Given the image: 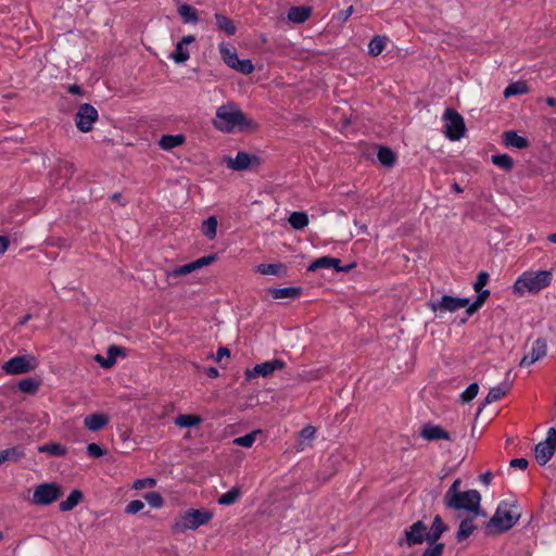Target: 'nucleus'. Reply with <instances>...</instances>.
Instances as JSON below:
<instances>
[{"mask_svg": "<svg viewBox=\"0 0 556 556\" xmlns=\"http://www.w3.org/2000/svg\"><path fill=\"white\" fill-rule=\"evenodd\" d=\"M521 517V509L516 502H502L494 516L486 523V532L502 533L513 528Z\"/></svg>", "mask_w": 556, "mask_h": 556, "instance_id": "1", "label": "nucleus"}, {"mask_svg": "<svg viewBox=\"0 0 556 556\" xmlns=\"http://www.w3.org/2000/svg\"><path fill=\"white\" fill-rule=\"evenodd\" d=\"M216 129L225 132H231L235 127H249L253 124L251 119L233 105H222L216 111V119L213 121Z\"/></svg>", "mask_w": 556, "mask_h": 556, "instance_id": "2", "label": "nucleus"}, {"mask_svg": "<svg viewBox=\"0 0 556 556\" xmlns=\"http://www.w3.org/2000/svg\"><path fill=\"white\" fill-rule=\"evenodd\" d=\"M552 271H525L514 283V292L523 295L526 292L535 294L548 287L552 282Z\"/></svg>", "mask_w": 556, "mask_h": 556, "instance_id": "3", "label": "nucleus"}, {"mask_svg": "<svg viewBox=\"0 0 556 556\" xmlns=\"http://www.w3.org/2000/svg\"><path fill=\"white\" fill-rule=\"evenodd\" d=\"M213 518V513L205 509H189L180 514L174 525L175 533H184L187 530H197L199 527L206 525Z\"/></svg>", "mask_w": 556, "mask_h": 556, "instance_id": "4", "label": "nucleus"}, {"mask_svg": "<svg viewBox=\"0 0 556 556\" xmlns=\"http://www.w3.org/2000/svg\"><path fill=\"white\" fill-rule=\"evenodd\" d=\"M481 495L477 490H468L454 495L444 505L455 510H467L475 515L480 514Z\"/></svg>", "mask_w": 556, "mask_h": 556, "instance_id": "5", "label": "nucleus"}, {"mask_svg": "<svg viewBox=\"0 0 556 556\" xmlns=\"http://www.w3.org/2000/svg\"><path fill=\"white\" fill-rule=\"evenodd\" d=\"M468 298H457L452 295H443L440 299H432L428 302V307L438 313L439 317H442L444 313H454L460 308H468Z\"/></svg>", "mask_w": 556, "mask_h": 556, "instance_id": "6", "label": "nucleus"}, {"mask_svg": "<svg viewBox=\"0 0 556 556\" xmlns=\"http://www.w3.org/2000/svg\"><path fill=\"white\" fill-rule=\"evenodd\" d=\"M444 124V134L445 136L455 141L459 140L464 137L466 132V126L464 117L454 109H446L443 114Z\"/></svg>", "mask_w": 556, "mask_h": 556, "instance_id": "7", "label": "nucleus"}, {"mask_svg": "<svg viewBox=\"0 0 556 556\" xmlns=\"http://www.w3.org/2000/svg\"><path fill=\"white\" fill-rule=\"evenodd\" d=\"M38 364L31 354L16 355L2 365V370L9 375H22L36 369Z\"/></svg>", "mask_w": 556, "mask_h": 556, "instance_id": "8", "label": "nucleus"}, {"mask_svg": "<svg viewBox=\"0 0 556 556\" xmlns=\"http://www.w3.org/2000/svg\"><path fill=\"white\" fill-rule=\"evenodd\" d=\"M63 489L55 482L41 483L33 493L31 502L35 505H50L63 496Z\"/></svg>", "mask_w": 556, "mask_h": 556, "instance_id": "9", "label": "nucleus"}, {"mask_svg": "<svg viewBox=\"0 0 556 556\" xmlns=\"http://www.w3.org/2000/svg\"><path fill=\"white\" fill-rule=\"evenodd\" d=\"M98 119L97 109L89 104L84 103L78 108L75 114V124L81 132H88L92 129L93 123Z\"/></svg>", "mask_w": 556, "mask_h": 556, "instance_id": "10", "label": "nucleus"}, {"mask_svg": "<svg viewBox=\"0 0 556 556\" xmlns=\"http://www.w3.org/2000/svg\"><path fill=\"white\" fill-rule=\"evenodd\" d=\"M427 534L428 527L424 521L418 520L405 529L404 538H402L399 543L401 545L406 544L407 546L421 544L427 541Z\"/></svg>", "mask_w": 556, "mask_h": 556, "instance_id": "11", "label": "nucleus"}, {"mask_svg": "<svg viewBox=\"0 0 556 556\" xmlns=\"http://www.w3.org/2000/svg\"><path fill=\"white\" fill-rule=\"evenodd\" d=\"M226 162L229 168L238 172L255 168L261 164L258 156L244 151H239L235 159L228 157Z\"/></svg>", "mask_w": 556, "mask_h": 556, "instance_id": "12", "label": "nucleus"}, {"mask_svg": "<svg viewBox=\"0 0 556 556\" xmlns=\"http://www.w3.org/2000/svg\"><path fill=\"white\" fill-rule=\"evenodd\" d=\"M286 367V363L281 359H271L267 362H263L261 364L255 365L252 369H247L245 378L251 380L256 377H268L274 374L276 370L283 369Z\"/></svg>", "mask_w": 556, "mask_h": 556, "instance_id": "13", "label": "nucleus"}, {"mask_svg": "<svg viewBox=\"0 0 556 556\" xmlns=\"http://www.w3.org/2000/svg\"><path fill=\"white\" fill-rule=\"evenodd\" d=\"M546 351H547L546 341L542 338L536 339L532 344L530 353L526 354L521 358L519 366L528 367V366L534 364L535 362L542 359L546 355Z\"/></svg>", "mask_w": 556, "mask_h": 556, "instance_id": "14", "label": "nucleus"}, {"mask_svg": "<svg viewBox=\"0 0 556 556\" xmlns=\"http://www.w3.org/2000/svg\"><path fill=\"white\" fill-rule=\"evenodd\" d=\"M195 37L193 35H187L176 43L174 52L170 53L169 58L177 64L187 62L190 58V53L186 46L194 42Z\"/></svg>", "mask_w": 556, "mask_h": 556, "instance_id": "15", "label": "nucleus"}, {"mask_svg": "<svg viewBox=\"0 0 556 556\" xmlns=\"http://www.w3.org/2000/svg\"><path fill=\"white\" fill-rule=\"evenodd\" d=\"M420 435L428 441L451 440V435L442 427L432 424L422 426Z\"/></svg>", "mask_w": 556, "mask_h": 556, "instance_id": "16", "label": "nucleus"}, {"mask_svg": "<svg viewBox=\"0 0 556 556\" xmlns=\"http://www.w3.org/2000/svg\"><path fill=\"white\" fill-rule=\"evenodd\" d=\"M312 15V8L306 5L291 7L288 11V20L294 24H303Z\"/></svg>", "mask_w": 556, "mask_h": 556, "instance_id": "17", "label": "nucleus"}, {"mask_svg": "<svg viewBox=\"0 0 556 556\" xmlns=\"http://www.w3.org/2000/svg\"><path fill=\"white\" fill-rule=\"evenodd\" d=\"M340 263L341 261L339 258H336V257H331V256H321L317 260H315L309 266H308V270L309 271H315L319 268H334L337 271H341V270H344L341 266H340Z\"/></svg>", "mask_w": 556, "mask_h": 556, "instance_id": "18", "label": "nucleus"}, {"mask_svg": "<svg viewBox=\"0 0 556 556\" xmlns=\"http://www.w3.org/2000/svg\"><path fill=\"white\" fill-rule=\"evenodd\" d=\"M555 452L556 446L545 442L536 444L534 450L535 458L540 465H545L554 456Z\"/></svg>", "mask_w": 556, "mask_h": 556, "instance_id": "19", "label": "nucleus"}, {"mask_svg": "<svg viewBox=\"0 0 556 556\" xmlns=\"http://www.w3.org/2000/svg\"><path fill=\"white\" fill-rule=\"evenodd\" d=\"M109 421V417L104 414H91L84 419V425L90 431H99L103 429Z\"/></svg>", "mask_w": 556, "mask_h": 556, "instance_id": "20", "label": "nucleus"}, {"mask_svg": "<svg viewBox=\"0 0 556 556\" xmlns=\"http://www.w3.org/2000/svg\"><path fill=\"white\" fill-rule=\"evenodd\" d=\"M269 294L275 299H296L302 294V288L300 287H286V288H270Z\"/></svg>", "mask_w": 556, "mask_h": 556, "instance_id": "21", "label": "nucleus"}, {"mask_svg": "<svg viewBox=\"0 0 556 556\" xmlns=\"http://www.w3.org/2000/svg\"><path fill=\"white\" fill-rule=\"evenodd\" d=\"M447 530V526L440 515L433 518L431 527L428 529L427 540L439 541L441 535Z\"/></svg>", "mask_w": 556, "mask_h": 556, "instance_id": "22", "label": "nucleus"}, {"mask_svg": "<svg viewBox=\"0 0 556 556\" xmlns=\"http://www.w3.org/2000/svg\"><path fill=\"white\" fill-rule=\"evenodd\" d=\"M504 137V143L507 147H514L517 149H526L529 147V140L525 137L519 136L514 130H508L503 134Z\"/></svg>", "mask_w": 556, "mask_h": 556, "instance_id": "23", "label": "nucleus"}, {"mask_svg": "<svg viewBox=\"0 0 556 556\" xmlns=\"http://www.w3.org/2000/svg\"><path fill=\"white\" fill-rule=\"evenodd\" d=\"M510 388H511V384L507 383V382H504V383H501L500 386L491 388L483 404L486 405V404H491L493 402L501 400L509 392Z\"/></svg>", "mask_w": 556, "mask_h": 556, "instance_id": "24", "label": "nucleus"}, {"mask_svg": "<svg viewBox=\"0 0 556 556\" xmlns=\"http://www.w3.org/2000/svg\"><path fill=\"white\" fill-rule=\"evenodd\" d=\"M216 26L219 30L225 31L228 36H232L237 31V26L235 22L228 16L215 13Z\"/></svg>", "mask_w": 556, "mask_h": 556, "instance_id": "25", "label": "nucleus"}, {"mask_svg": "<svg viewBox=\"0 0 556 556\" xmlns=\"http://www.w3.org/2000/svg\"><path fill=\"white\" fill-rule=\"evenodd\" d=\"M177 12L186 24H197L199 22L197 10L187 3L180 4Z\"/></svg>", "mask_w": 556, "mask_h": 556, "instance_id": "26", "label": "nucleus"}, {"mask_svg": "<svg viewBox=\"0 0 556 556\" xmlns=\"http://www.w3.org/2000/svg\"><path fill=\"white\" fill-rule=\"evenodd\" d=\"M81 500L83 492L79 490H73L67 496V498L59 504V508L61 511H70L74 507H76Z\"/></svg>", "mask_w": 556, "mask_h": 556, "instance_id": "27", "label": "nucleus"}, {"mask_svg": "<svg viewBox=\"0 0 556 556\" xmlns=\"http://www.w3.org/2000/svg\"><path fill=\"white\" fill-rule=\"evenodd\" d=\"M257 271L262 275L283 276L287 274V267L281 263L260 264L257 266Z\"/></svg>", "mask_w": 556, "mask_h": 556, "instance_id": "28", "label": "nucleus"}, {"mask_svg": "<svg viewBox=\"0 0 556 556\" xmlns=\"http://www.w3.org/2000/svg\"><path fill=\"white\" fill-rule=\"evenodd\" d=\"M217 225L218 222L215 216H210L208 218L203 220L201 230L208 240H213L216 238Z\"/></svg>", "mask_w": 556, "mask_h": 556, "instance_id": "29", "label": "nucleus"}, {"mask_svg": "<svg viewBox=\"0 0 556 556\" xmlns=\"http://www.w3.org/2000/svg\"><path fill=\"white\" fill-rule=\"evenodd\" d=\"M185 137L182 135H163L160 140V146L164 150H170L182 144Z\"/></svg>", "mask_w": 556, "mask_h": 556, "instance_id": "30", "label": "nucleus"}, {"mask_svg": "<svg viewBox=\"0 0 556 556\" xmlns=\"http://www.w3.org/2000/svg\"><path fill=\"white\" fill-rule=\"evenodd\" d=\"M201 421L202 419L198 415L181 414L176 417L175 425L180 428H190L200 425Z\"/></svg>", "mask_w": 556, "mask_h": 556, "instance_id": "31", "label": "nucleus"}, {"mask_svg": "<svg viewBox=\"0 0 556 556\" xmlns=\"http://www.w3.org/2000/svg\"><path fill=\"white\" fill-rule=\"evenodd\" d=\"M377 157L379 162L388 167H391L395 163V153L388 147H379Z\"/></svg>", "mask_w": 556, "mask_h": 556, "instance_id": "32", "label": "nucleus"}, {"mask_svg": "<svg viewBox=\"0 0 556 556\" xmlns=\"http://www.w3.org/2000/svg\"><path fill=\"white\" fill-rule=\"evenodd\" d=\"M476 529V527L472 523L471 518H466L460 521L458 531L456 533V539L458 542H462L466 540Z\"/></svg>", "mask_w": 556, "mask_h": 556, "instance_id": "33", "label": "nucleus"}, {"mask_svg": "<svg viewBox=\"0 0 556 556\" xmlns=\"http://www.w3.org/2000/svg\"><path fill=\"white\" fill-rule=\"evenodd\" d=\"M289 224L292 228L300 230L308 225V216L304 212H293L289 216Z\"/></svg>", "mask_w": 556, "mask_h": 556, "instance_id": "34", "label": "nucleus"}, {"mask_svg": "<svg viewBox=\"0 0 556 556\" xmlns=\"http://www.w3.org/2000/svg\"><path fill=\"white\" fill-rule=\"evenodd\" d=\"M529 91L528 85L525 81H516L509 84L504 90V97L509 98L513 96L525 94Z\"/></svg>", "mask_w": 556, "mask_h": 556, "instance_id": "35", "label": "nucleus"}, {"mask_svg": "<svg viewBox=\"0 0 556 556\" xmlns=\"http://www.w3.org/2000/svg\"><path fill=\"white\" fill-rule=\"evenodd\" d=\"M39 387H40V381L37 379H34V378L22 379L17 384L18 390L21 392L27 393V394L36 393L37 390L39 389Z\"/></svg>", "mask_w": 556, "mask_h": 556, "instance_id": "36", "label": "nucleus"}, {"mask_svg": "<svg viewBox=\"0 0 556 556\" xmlns=\"http://www.w3.org/2000/svg\"><path fill=\"white\" fill-rule=\"evenodd\" d=\"M241 495V491L238 486L231 488L226 493L222 494L218 498V504L229 506L236 503Z\"/></svg>", "mask_w": 556, "mask_h": 556, "instance_id": "37", "label": "nucleus"}, {"mask_svg": "<svg viewBox=\"0 0 556 556\" xmlns=\"http://www.w3.org/2000/svg\"><path fill=\"white\" fill-rule=\"evenodd\" d=\"M478 296L476 298V301L468 304V308L466 311L467 315L468 316H471L473 313H476L485 302V300L488 299V296L490 295V290L485 289V290H480L478 292Z\"/></svg>", "mask_w": 556, "mask_h": 556, "instance_id": "38", "label": "nucleus"}, {"mask_svg": "<svg viewBox=\"0 0 556 556\" xmlns=\"http://www.w3.org/2000/svg\"><path fill=\"white\" fill-rule=\"evenodd\" d=\"M219 52L222 54V58L224 60V62L231 68H233V66L236 65V63L238 62L239 58H238V54L236 52V50L233 48H227L226 46L224 45H220L219 46Z\"/></svg>", "mask_w": 556, "mask_h": 556, "instance_id": "39", "label": "nucleus"}, {"mask_svg": "<svg viewBox=\"0 0 556 556\" xmlns=\"http://www.w3.org/2000/svg\"><path fill=\"white\" fill-rule=\"evenodd\" d=\"M55 169L59 176L64 179H70L75 173L74 164L65 160H59Z\"/></svg>", "mask_w": 556, "mask_h": 556, "instance_id": "40", "label": "nucleus"}, {"mask_svg": "<svg viewBox=\"0 0 556 556\" xmlns=\"http://www.w3.org/2000/svg\"><path fill=\"white\" fill-rule=\"evenodd\" d=\"M492 163L502 169L509 172L514 166V161L508 154H494L491 157Z\"/></svg>", "mask_w": 556, "mask_h": 556, "instance_id": "41", "label": "nucleus"}, {"mask_svg": "<svg viewBox=\"0 0 556 556\" xmlns=\"http://www.w3.org/2000/svg\"><path fill=\"white\" fill-rule=\"evenodd\" d=\"M40 453H48L52 456H64L66 448L60 443H47L38 447Z\"/></svg>", "mask_w": 556, "mask_h": 556, "instance_id": "42", "label": "nucleus"}, {"mask_svg": "<svg viewBox=\"0 0 556 556\" xmlns=\"http://www.w3.org/2000/svg\"><path fill=\"white\" fill-rule=\"evenodd\" d=\"M386 37H374L368 45V53L372 56L379 55L386 48Z\"/></svg>", "mask_w": 556, "mask_h": 556, "instance_id": "43", "label": "nucleus"}, {"mask_svg": "<svg viewBox=\"0 0 556 556\" xmlns=\"http://www.w3.org/2000/svg\"><path fill=\"white\" fill-rule=\"evenodd\" d=\"M260 433H261L260 430H254V431L247 433L242 437H238L233 440V444H236L238 446H243V447H251L254 444L257 434H260Z\"/></svg>", "mask_w": 556, "mask_h": 556, "instance_id": "44", "label": "nucleus"}, {"mask_svg": "<svg viewBox=\"0 0 556 556\" xmlns=\"http://www.w3.org/2000/svg\"><path fill=\"white\" fill-rule=\"evenodd\" d=\"M194 270H195L194 265L191 262V263H188V264H185V265L176 266L173 270H170L167 274V277L168 278H178V277H181V276H187V275L191 274Z\"/></svg>", "mask_w": 556, "mask_h": 556, "instance_id": "45", "label": "nucleus"}, {"mask_svg": "<svg viewBox=\"0 0 556 556\" xmlns=\"http://www.w3.org/2000/svg\"><path fill=\"white\" fill-rule=\"evenodd\" d=\"M428 547L425 549L421 556H441L444 551V544L438 541L431 542V540L426 541Z\"/></svg>", "mask_w": 556, "mask_h": 556, "instance_id": "46", "label": "nucleus"}, {"mask_svg": "<svg viewBox=\"0 0 556 556\" xmlns=\"http://www.w3.org/2000/svg\"><path fill=\"white\" fill-rule=\"evenodd\" d=\"M23 453L16 447L7 448L0 452V465L8 460H17Z\"/></svg>", "mask_w": 556, "mask_h": 556, "instance_id": "47", "label": "nucleus"}, {"mask_svg": "<svg viewBox=\"0 0 556 556\" xmlns=\"http://www.w3.org/2000/svg\"><path fill=\"white\" fill-rule=\"evenodd\" d=\"M479 391V384L477 382L470 383L467 389L460 394V399L464 403H468L473 400Z\"/></svg>", "mask_w": 556, "mask_h": 556, "instance_id": "48", "label": "nucleus"}, {"mask_svg": "<svg viewBox=\"0 0 556 556\" xmlns=\"http://www.w3.org/2000/svg\"><path fill=\"white\" fill-rule=\"evenodd\" d=\"M233 70H236L244 75H248L254 71V65L250 59H243V60L239 59L238 62L236 63V65L233 66Z\"/></svg>", "mask_w": 556, "mask_h": 556, "instance_id": "49", "label": "nucleus"}, {"mask_svg": "<svg viewBox=\"0 0 556 556\" xmlns=\"http://www.w3.org/2000/svg\"><path fill=\"white\" fill-rule=\"evenodd\" d=\"M144 498L154 508H160L164 504L163 497L159 492H148Z\"/></svg>", "mask_w": 556, "mask_h": 556, "instance_id": "50", "label": "nucleus"}, {"mask_svg": "<svg viewBox=\"0 0 556 556\" xmlns=\"http://www.w3.org/2000/svg\"><path fill=\"white\" fill-rule=\"evenodd\" d=\"M143 507H144V503L142 501L132 500L127 504V506L125 508V513L129 514V515H134V514H137L140 510H142Z\"/></svg>", "mask_w": 556, "mask_h": 556, "instance_id": "51", "label": "nucleus"}, {"mask_svg": "<svg viewBox=\"0 0 556 556\" xmlns=\"http://www.w3.org/2000/svg\"><path fill=\"white\" fill-rule=\"evenodd\" d=\"M156 484V480L153 478H144V479H137L134 482L132 488L136 490H141L146 488H153Z\"/></svg>", "mask_w": 556, "mask_h": 556, "instance_id": "52", "label": "nucleus"}, {"mask_svg": "<svg viewBox=\"0 0 556 556\" xmlns=\"http://www.w3.org/2000/svg\"><path fill=\"white\" fill-rule=\"evenodd\" d=\"M462 484V481L460 479H456L453 484L448 488V490L446 491L444 497H443V502L445 503L447 500L452 498L454 495H457L458 493H460L462 491L459 490V486Z\"/></svg>", "mask_w": 556, "mask_h": 556, "instance_id": "53", "label": "nucleus"}, {"mask_svg": "<svg viewBox=\"0 0 556 556\" xmlns=\"http://www.w3.org/2000/svg\"><path fill=\"white\" fill-rule=\"evenodd\" d=\"M215 260H216V255L215 254H211V255L202 256V257L198 258L197 261H194L192 263L194 265V268L199 269V268H202L204 266H207V265L212 264L213 262H215Z\"/></svg>", "mask_w": 556, "mask_h": 556, "instance_id": "54", "label": "nucleus"}, {"mask_svg": "<svg viewBox=\"0 0 556 556\" xmlns=\"http://www.w3.org/2000/svg\"><path fill=\"white\" fill-rule=\"evenodd\" d=\"M87 453L94 458H99L105 454V451L97 443H89L87 445Z\"/></svg>", "mask_w": 556, "mask_h": 556, "instance_id": "55", "label": "nucleus"}, {"mask_svg": "<svg viewBox=\"0 0 556 556\" xmlns=\"http://www.w3.org/2000/svg\"><path fill=\"white\" fill-rule=\"evenodd\" d=\"M94 361L99 363L103 368H111L114 365L113 355H109L108 353L105 357L100 354H97L94 356Z\"/></svg>", "mask_w": 556, "mask_h": 556, "instance_id": "56", "label": "nucleus"}, {"mask_svg": "<svg viewBox=\"0 0 556 556\" xmlns=\"http://www.w3.org/2000/svg\"><path fill=\"white\" fill-rule=\"evenodd\" d=\"M488 280H489V274L486 271L479 273L477 280L473 285L475 291L479 292L488 283Z\"/></svg>", "mask_w": 556, "mask_h": 556, "instance_id": "57", "label": "nucleus"}, {"mask_svg": "<svg viewBox=\"0 0 556 556\" xmlns=\"http://www.w3.org/2000/svg\"><path fill=\"white\" fill-rule=\"evenodd\" d=\"M106 353L109 355H113V358H114V364L116 363V358L118 356H125L126 353H125V349L122 348V346H117V345H110Z\"/></svg>", "mask_w": 556, "mask_h": 556, "instance_id": "58", "label": "nucleus"}, {"mask_svg": "<svg viewBox=\"0 0 556 556\" xmlns=\"http://www.w3.org/2000/svg\"><path fill=\"white\" fill-rule=\"evenodd\" d=\"M316 429L313 426L304 427L300 432V438L303 440H313L315 438Z\"/></svg>", "mask_w": 556, "mask_h": 556, "instance_id": "59", "label": "nucleus"}, {"mask_svg": "<svg viewBox=\"0 0 556 556\" xmlns=\"http://www.w3.org/2000/svg\"><path fill=\"white\" fill-rule=\"evenodd\" d=\"M510 467L513 468H519V469H527L529 463L526 458L521 457V458H514L510 460L509 463Z\"/></svg>", "mask_w": 556, "mask_h": 556, "instance_id": "60", "label": "nucleus"}, {"mask_svg": "<svg viewBox=\"0 0 556 556\" xmlns=\"http://www.w3.org/2000/svg\"><path fill=\"white\" fill-rule=\"evenodd\" d=\"M545 443L556 446V429L549 428L546 434Z\"/></svg>", "mask_w": 556, "mask_h": 556, "instance_id": "61", "label": "nucleus"}, {"mask_svg": "<svg viewBox=\"0 0 556 556\" xmlns=\"http://www.w3.org/2000/svg\"><path fill=\"white\" fill-rule=\"evenodd\" d=\"M229 356H230V350L226 346H220L217 350L215 359L217 362H220L224 357H229Z\"/></svg>", "mask_w": 556, "mask_h": 556, "instance_id": "62", "label": "nucleus"}, {"mask_svg": "<svg viewBox=\"0 0 556 556\" xmlns=\"http://www.w3.org/2000/svg\"><path fill=\"white\" fill-rule=\"evenodd\" d=\"M353 12H354V9L351 5L348 9H345L343 11H340L339 14H338V17H339L340 21L346 22L349 20V17L352 15Z\"/></svg>", "mask_w": 556, "mask_h": 556, "instance_id": "63", "label": "nucleus"}, {"mask_svg": "<svg viewBox=\"0 0 556 556\" xmlns=\"http://www.w3.org/2000/svg\"><path fill=\"white\" fill-rule=\"evenodd\" d=\"M9 239L5 236H0V254H3L9 248Z\"/></svg>", "mask_w": 556, "mask_h": 556, "instance_id": "64", "label": "nucleus"}]
</instances>
